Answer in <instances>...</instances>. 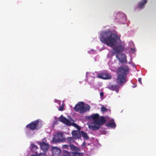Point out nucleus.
<instances>
[{
  "instance_id": "nucleus-13",
  "label": "nucleus",
  "mask_w": 156,
  "mask_h": 156,
  "mask_svg": "<svg viewBox=\"0 0 156 156\" xmlns=\"http://www.w3.org/2000/svg\"><path fill=\"white\" fill-rule=\"evenodd\" d=\"M72 134L73 138L75 139H79L81 137V133L76 130L73 131Z\"/></svg>"
},
{
  "instance_id": "nucleus-10",
  "label": "nucleus",
  "mask_w": 156,
  "mask_h": 156,
  "mask_svg": "<svg viewBox=\"0 0 156 156\" xmlns=\"http://www.w3.org/2000/svg\"><path fill=\"white\" fill-rule=\"evenodd\" d=\"M59 120L68 126H71L72 125V123L69 120L62 116L59 118Z\"/></svg>"
},
{
  "instance_id": "nucleus-6",
  "label": "nucleus",
  "mask_w": 156,
  "mask_h": 156,
  "mask_svg": "<svg viewBox=\"0 0 156 156\" xmlns=\"http://www.w3.org/2000/svg\"><path fill=\"white\" fill-rule=\"evenodd\" d=\"M39 121L38 120H35L27 125L26 127L31 130H34L36 129V127L38 125Z\"/></svg>"
},
{
  "instance_id": "nucleus-25",
  "label": "nucleus",
  "mask_w": 156,
  "mask_h": 156,
  "mask_svg": "<svg viewBox=\"0 0 156 156\" xmlns=\"http://www.w3.org/2000/svg\"><path fill=\"white\" fill-rule=\"evenodd\" d=\"M70 149L72 150L75 151L76 148V147L73 144H71L70 145Z\"/></svg>"
},
{
  "instance_id": "nucleus-16",
  "label": "nucleus",
  "mask_w": 156,
  "mask_h": 156,
  "mask_svg": "<svg viewBox=\"0 0 156 156\" xmlns=\"http://www.w3.org/2000/svg\"><path fill=\"white\" fill-rule=\"evenodd\" d=\"M106 126L108 127H110L112 128H115L116 126V125L113 119L111 120V122L106 124Z\"/></svg>"
},
{
  "instance_id": "nucleus-3",
  "label": "nucleus",
  "mask_w": 156,
  "mask_h": 156,
  "mask_svg": "<svg viewBox=\"0 0 156 156\" xmlns=\"http://www.w3.org/2000/svg\"><path fill=\"white\" fill-rule=\"evenodd\" d=\"M90 108V106L89 105L84 104L83 102H79L74 107V110L76 112H79L80 114H82L89 111Z\"/></svg>"
},
{
  "instance_id": "nucleus-20",
  "label": "nucleus",
  "mask_w": 156,
  "mask_h": 156,
  "mask_svg": "<svg viewBox=\"0 0 156 156\" xmlns=\"http://www.w3.org/2000/svg\"><path fill=\"white\" fill-rule=\"evenodd\" d=\"M66 140L69 144H71L75 142L74 139L73 137H69L66 138Z\"/></svg>"
},
{
  "instance_id": "nucleus-30",
  "label": "nucleus",
  "mask_w": 156,
  "mask_h": 156,
  "mask_svg": "<svg viewBox=\"0 0 156 156\" xmlns=\"http://www.w3.org/2000/svg\"><path fill=\"white\" fill-rule=\"evenodd\" d=\"M75 151H80V149L79 148H78V147H76V148L75 149Z\"/></svg>"
},
{
  "instance_id": "nucleus-26",
  "label": "nucleus",
  "mask_w": 156,
  "mask_h": 156,
  "mask_svg": "<svg viewBox=\"0 0 156 156\" xmlns=\"http://www.w3.org/2000/svg\"><path fill=\"white\" fill-rule=\"evenodd\" d=\"M81 155V154L79 152H75L73 154L74 156H80Z\"/></svg>"
},
{
  "instance_id": "nucleus-9",
  "label": "nucleus",
  "mask_w": 156,
  "mask_h": 156,
  "mask_svg": "<svg viewBox=\"0 0 156 156\" xmlns=\"http://www.w3.org/2000/svg\"><path fill=\"white\" fill-rule=\"evenodd\" d=\"M98 77L103 79H110L111 78V76L108 73H102L98 75Z\"/></svg>"
},
{
  "instance_id": "nucleus-7",
  "label": "nucleus",
  "mask_w": 156,
  "mask_h": 156,
  "mask_svg": "<svg viewBox=\"0 0 156 156\" xmlns=\"http://www.w3.org/2000/svg\"><path fill=\"white\" fill-rule=\"evenodd\" d=\"M118 71L120 73H122V74L126 76L129 72V68L126 66H123L119 68Z\"/></svg>"
},
{
  "instance_id": "nucleus-18",
  "label": "nucleus",
  "mask_w": 156,
  "mask_h": 156,
  "mask_svg": "<svg viewBox=\"0 0 156 156\" xmlns=\"http://www.w3.org/2000/svg\"><path fill=\"white\" fill-rule=\"evenodd\" d=\"M81 134L83 138L86 140H88L89 138L87 134L83 131H81Z\"/></svg>"
},
{
  "instance_id": "nucleus-14",
  "label": "nucleus",
  "mask_w": 156,
  "mask_h": 156,
  "mask_svg": "<svg viewBox=\"0 0 156 156\" xmlns=\"http://www.w3.org/2000/svg\"><path fill=\"white\" fill-rule=\"evenodd\" d=\"M113 50L116 55L122 51L124 50V47L122 45H119L113 48Z\"/></svg>"
},
{
  "instance_id": "nucleus-4",
  "label": "nucleus",
  "mask_w": 156,
  "mask_h": 156,
  "mask_svg": "<svg viewBox=\"0 0 156 156\" xmlns=\"http://www.w3.org/2000/svg\"><path fill=\"white\" fill-rule=\"evenodd\" d=\"M65 141V139L63 137L62 134L60 133L55 135L52 139V141L54 143L62 142Z\"/></svg>"
},
{
  "instance_id": "nucleus-23",
  "label": "nucleus",
  "mask_w": 156,
  "mask_h": 156,
  "mask_svg": "<svg viewBox=\"0 0 156 156\" xmlns=\"http://www.w3.org/2000/svg\"><path fill=\"white\" fill-rule=\"evenodd\" d=\"M124 16V15L122 13H118L116 15V16L117 17H120V18H121V17H123Z\"/></svg>"
},
{
  "instance_id": "nucleus-15",
  "label": "nucleus",
  "mask_w": 156,
  "mask_h": 156,
  "mask_svg": "<svg viewBox=\"0 0 156 156\" xmlns=\"http://www.w3.org/2000/svg\"><path fill=\"white\" fill-rule=\"evenodd\" d=\"M108 88L112 90L115 91L117 93H118L119 87V85H110L109 86Z\"/></svg>"
},
{
  "instance_id": "nucleus-29",
  "label": "nucleus",
  "mask_w": 156,
  "mask_h": 156,
  "mask_svg": "<svg viewBox=\"0 0 156 156\" xmlns=\"http://www.w3.org/2000/svg\"><path fill=\"white\" fill-rule=\"evenodd\" d=\"M88 53L90 54H94V51L93 50H92L90 51H88Z\"/></svg>"
},
{
  "instance_id": "nucleus-2",
  "label": "nucleus",
  "mask_w": 156,
  "mask_h": 156,
  "mask_svg": "<svg viewBox=\"0 0 156 156\" xmlns=\"http://www.w3.org/2000/svg\"><path fill=\"white\" fill-rule=\"evenodd\" d=\"M86 119L90 121L87 123L89 129L93 130H98V113L92 114L87 117Z\"/></svg>"
},
{
  "instance_id": "nucleus-21",
  "label": "nucleus",
  "mask_w": 156,
  "mask_h": 156,
  "mask_svg": "<svg viewBox=\"0 0 156 156\" xmlns=\"http://www.w3.org/2000/svg\"><path fill=\"white\" fill-rule=\"evenodd\" d=\"M31 150L33 151L36 150L38 148L37 145H35L34 144H32L31 145Z\"/></svg>"
},
{
  "instance_id": "nucleus-34",
  "label": "nucleus",
  "mask_w": 156,
  "mask_h": 156,
  "mask_svg": "<svg viewBox=\"0 0 156 156\" xmlns=\"http://www.w3.org/2000/svg\"><path fill=\"white\" fill-rule=\"evenodd\" d=\"M64 152H65L66 153H67L68 154H69V152L68 151H64Z\"/></svg>"
},
{
  "instance_id": "nucleus-22",
  "label": "nucleus",
  "mask_w": 156,
  "mask_h": 156,
  "mask_svg": "<svg viewBox=\"0 0 156 156\" xmlns=\"http://www.w3.org/2000/svg\"><path fill=\"white\" fill-rule=\"evenodd\" d=\"M108 110V109L107 108L104 106H103L101 108V110L103 113H104L105 112H107Z\"/></svg>"
},
{
  "instance_id": "nucleus-19",
  "label": "nucleus",
  "mask_w": 156,
  "mask_h": 156,
  "mask_svg": "<svg viewBox=\"0 0 156 156\" xmlns=\"http://www.w3.org/2000/svg\"><path fill=\"white\" fill-rule=\"evenodd\" d=\"M147 2V0H143L140 2L138 5V7L140 8H143L144 6V5Z\"/></svg>"
},
{
  "instance_id": "nucleus-31",
  "label": "nucleus",
  "mask_w": 156,
  "mask_h": 156,
  "mask_svg": "<svg viewBox=\"0 0 156 156\" xmlns=\"http://www.w3.org/2000/svg\"><path fill=\"white\" fill-rule=\"evenodd\" d=\"M138 81L140 84H142V83L141 82V78H139L138 79Z\"/></svg>"
},
{
  "instance_id": "nucleus-5",
  "label": "nucleus",
  "mask_w": 156,
  "mask_h": 156,
  "mask_svg": "<svg viewBox=\"0 0 156 156\" xmlns=\"http://www.w3.org/2000/svg\"><path fill=\"white\" fill-rule=\"evenodd\" d=\"M116 82L120 85H123L127 81L126 76L122 74H119L116 79Z\"/></svg>"
},
{
  "instance_id": "nucleus-24",
  "label": "nucleus",
  "mask_w": 156,
  "mask_h": 156,
  "mask_svg": "<svg viewBox=\"0 0 156 156\" xmlns=\"http://www.w3.org/2000/svg\"><path fill=\"white\" fill-rule=\"evenodd\" d=\"M62 149H68L69 148V145L67 144L63 145L62 146Z\"/></svg>"
},
{
  "instance_id": "nucleus-8",
  "label": "nucleus",
  "mask_w": 156,
  "mask_h": 156,
  "mask_svg": "<svg viewBox=\"0 0 156 156\" xmlns=\"http://www.w3.org/2000/svg\"><path fill=\"white\" fill-rule=\"evenodd\" d=\"M116 57L119 59V61L122 63H127V60L126 56L125 54L123 53L121 54L120 57H119V55L117 54L116 55Z\"/></svg>"
},
{
  "instance_id": "nucleus-27",
  "label": "nucleus",
  "mask_w": 156,
  "mask_h": 156,
  "mask_svg": "<svg viewBox=\"0 0 156 156\" xmlns=\"http://www.w3.org/2000/svg\"><path fill=\"white\" fill-rule=\"evenodd\" d=\"M64 105L62 104L61 106H60L58 108V110L59 111H62L63 110L64 108Z\"/></svg>"
},
{
  "instance_id": "nucleus-17",
  "label": "nucleus",
  "mask_w": 156,
  "mask_h": 156,
  "mask_svg": "<svg viewBox=\"0 0 156 156\" xmlns=\"http://www.w3.org/2000/svg\"><path fill=\"white\" fill-rule=\"evenodd\" d=\"M61 149L57 147H54L52 151V154L54 155H59L61 153Z\"/></svg>"
},
{
  "instance_id": "nucleus-1",
  "label": "nucleus",
  "mask_w": 156,
  "mask_h": 156,
  "mask_svg": "<svg viewBox=\"0 0 156 156\" xmlns=\"http://www.w3.org/2000/svg\"><path fill=\"white\" fill-rule=\"evenodd\" d=\"M100 41L103 43L110 46H114L118 39V35L111 32L106 31L101 34Z\"/></svg>"
},
{
  "instance_id": "nucleus-11",
  "label": "nucleus",
  "mask_w": 156,
  "mask_h": 156,
  "mask_svg": "<svg viewBox=\"0 0 156 156\" xmlns=\"http://www.w3.org/2000/svg\"><path fill=\"white\" fill-rule=\"evenodd\" d=\"M106 121V120L104 116H101L99 117V115L98 114V129L100 128L99 126L105 124Z\"/></svg>"
},
{
  "instance_id": "nucleus-28",
  "label": "nucleus",
  "mask_w": 156,
  "mask_h": 156,
  "mask_svg": "<svg viewBox=\"0 0 156 156\" xmlns=\"http://www.w3.org/2000/svg\"><path fill=\"white\" fill-rule=\"evenodd\" d=\"M100 96H101V99H103L104 98L103 96H104V93L103 92H101L100 93Z\"/></svg>"
},
{
  "instance_id": "nucleus-32",
  "label": "nucleus",
  "mask_w": 156,
  "mask_h": 156,
  "mask_svg": "<svg viewBox=\"0 0 156 156\" xmlns=\"http://www.w3.org/2000/svg\"><path fill=\"white\" fill-rule=\"evenodd\" d=\"M86 144V142L85 141H84L82 144V146L85 147Z\"/></svg>"
},
{
  "instance_id": "nucleus-33",
  "label": "nucleus",
  "mask_w": 156,
  "mask_h": 156,
  "mask_svg": "<svg viewBox=\"0 0 156 156\" xmlns=\"http://www.w3.org/2000/svg\"><path fill=\"white\" fill-rule=\"evenodd\" d=\"M73 125L74 126L76 127L79 126H78L77 124H76V123H73Z\"/></svg>"
},
{
  "instance_id": "nucleus-12",
  "label": "nucleus",
  "mask_w": 156,
  "mask_h": 156,
  "mask_svg": "<svg viewBox=\"0 0 156 156\" xmlns=\"http://www.w3.org/2000/svg\"><path fill=\"white\" fill-rule=\"evenodd\" d=\"M40 147L43 151H47L48 149L49 145L45 142H41L40 144Z\"/></svg>"
}]
</instances>
